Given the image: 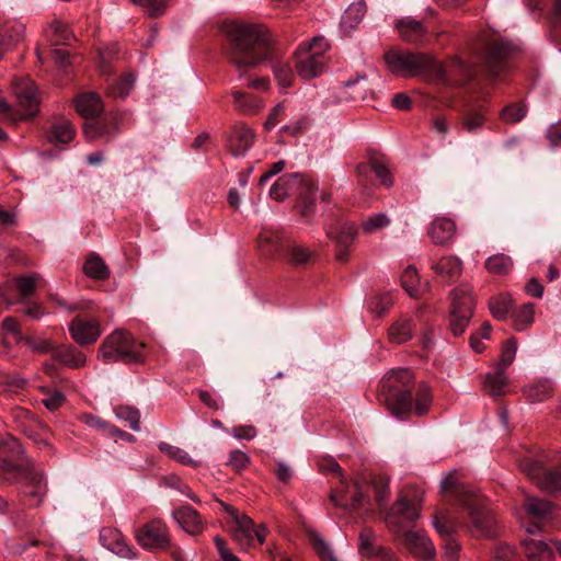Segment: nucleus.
Returning <instances> with one entry per match:
<instances>
[{
	"label": "nucleus",
	"instance_id": "nucleus-1",
	"mask_svg": "<svg viewBox=\"0 0 561 561\" xmlns=\"http://www.w3.org/2000/svg\"><path fill=\"white\" fill-rule=\"evenodd\" d=\"M413 371L398 368L389 371L380 381L378 399L396 416H423L428 413L433 394L428 385L420 382L412 388Z\"/></svg>",
	"mask_w": 561,
	"mask_h": 561
},
{
	"label": "nucleus",
	"instance_id": "nucleus-2",
	"mask_svg": "<svg viewBox=\"0 0 561 561\" xmlns=\"http://www.w3.org/2000/svg\"><path fill=\"white\" fill-rule=\"evenodd\" d=\"M224 31L228 37L227 58L239 78L272 58L271 35L263 25L230 23Z\"/></svg>",
	"mask_w": 561,
	"mask_h": 561
},
{
	"label": "nucleus",
	"instance_id": "nucleus-3",
	"mask_svg": "<svg viewBox=\"0 0 561 561\" xmlns=\"http://www.w3.org/2000/svg\"><path fill=\"white\" fill-rule=\"evenodd\" d=\"M98 358L104 364L124 363L140 365L146 362V344L123 329L110 333L98 350Z\"/></svg>",
	"mask_w": 561,
	"mask_h": 561
},
{
	"label": "nucleus",
	"instance_id": "nucleus-4",
	"mask_svg": "<svg viewBox=\"0 0 561 561\" xmlns=\"http://www.w3.org/2000/svg\"><path fill=\"white\" fill-rule=\"evenodd\" d=\"M383 59L389 70L398 76L412 77L420 73H432L439 79L445 76L444 66L427 54L392 48L385 53Z\"/></svg>",
	"mask_w": 561,
	"mask_h": 561
},
{
	"label": "nucleus",
	"instance_id": "nucleus-5",
	"mask_svg": "<svg viewBox=\"0 0 561 561\" xmlns=\"http://www.w3.org/2000/svg\"><path fill=\"white\" fill-rule=\"evenodd\" d=\"M514 46L499 38L483 41L476 47V64L485 75L495 79L507 71Z\"/></svg>",
	"mask_w": 561,
	"mask_h": 561
},
{
	"label": "nucleus",
	"instance_id": "nucleus-6",
	"mask_svg": "<svg viewBox=\"0 0 561 561\" xmlns=\"http://www.w3.org/2000/svg\"><path fill=\"white\" fill-rule=\"evenodd\" d=\"M519 468L543 492H561V461L551 463L545 457H525L519 460Z\"/></svg>",
	"mask_w": 561,
	"mask_h": 561
},
{
	"label": "nucleus",
	"instance_id": "nucleus-7",
	"mask_svg": "<svg viewBox=\"0 0 561 561\" xmlns=\"http://www.w3.org/2000/svg\"><path fill=\"white\" fill-rule=\"evenodd\" d=\"M328 49L329 44L323 37H314L309 44H300L296 53L298 76L304 80H311L322 75L327 67Z\"/></svg>",
	"mask_w": 561,
	"mask_h": 561
},
{
	"label": "nucleus",
	"instance_id": "nucleus-8",
	"mask_svg": "<svg viewBox=\"0 0 561 561\" xmlns=\"http://www.w3.org/2000/svg\"><path fill=\"white\" fill-rule=\"evenodd\" d=\"M450 305V331L455 336H460L470 323L473 316L476 299L469 285H459L451 294Z\"/></svg>",
	"mask_w": 561,
	"mask_h": 561
},
{
	"label": "nucleus",
	"instance_id": "nucleus-9",
	"mask_svg": "<svg viewBox=\"0 0 561 561\" xmlns=\"http://www.w3.org/2000/svg\"><path fill=\"white\" fill-rule=\"evenodd\" d=\"M137 543L147 551H164L171 548V536L167 523L161 518H153L135 531Z\"/></svg>",
	"mask_w": 561,
	"mask_h": 561
},
{
	"label": "nucleus",
	"instance_id": "nucleus-10",
	"mask_svg": "<svg viewBox=\"0 0 561 561\" xmlns=\"http://www.w3.org/2000/svg\"><path fill=\"white\" fill-rule=\"evenodd\" d=\"M27 461L15 437L10 434L0 436V478L11 480L15 474H22Z\"/></svg>",
	"mask_w": 561,
	"mask_h": 561
},
{
	"label": "nucleus",
	"instance_id": "nucleus-11",
	"mask_svg": "<svg viewBox=\"0 0 561 561\" xmlns=\"http://www.w3.org/2000/svg\"><path fill=\"white\" fill-rule=\"evenodd\" d=\"M10 481L21 484V493L27 499L31 507L39 506L47 494L44 474L35 469L32 461L26 462L22 474H15Z\"/></svg>",
	"mask_w": 561,
	"mask_h": 561
},
{
	"label": "nucleus",
	"instance_id": "nucleus-12",
	"mask_svg": "<svg viewBox=\"0 0 561 561\" xmlns=\"http://www.w3.org/2000/svg\"><path fill=\"white\" fill-rule=\"evenodd\" d=\"M13 92L21 111L20 118H30L39 111V98L35 83L27 77L13 81Z\"/></svg>",
	"mask_w": 561,
	"mask_h": 561
},
{
	"label": "nucleus",
	"instance_id": "nucleus-13",
	"mask_svg": "<svg viewBox=\"0 0 561 561\" xmlns=\"http://www.w3.org/2000/svg\"><path fill=\"white\" fill-rule=\"evenodd\" d=\"M421 503L417 499L410 500L400 496L391 506L386 516L389 527H402L405 523H413L420 517Z\"/></svg>",
	"mask_w": 561,
	"mask_h": 561
},
{
	"label": "nucleus",
	"instance_id": "nucleus-14",
	"mask_svg": "<svg viewBox=\"0 0 561 561\" xmlns=\"http://www.w3.org/2000/svg\"><path fill=\"white\" fill-rule=\"evenodd\" d=\"M71 339L80 346L94 344L102 334L99 320L75 317L68 327Z\"/></svg>",
	"mask_w": 561,
	"mask_h": 561
},
{
	"label": "nucleus",
	"instance_id": "nucleus-15",
	"mask_svg": "<svg viewBox=\"0 0 561 561\" xmlns=\"http://www.w3.org/2000/svg\"><path fill=\"white\" fill-rule=\"evenodd\" d=\"M310 179L294 173L280 176L271 187L270 196L276 202H283L290 194H298L300 190L310 191Z\"/></svg>",
	"mask_w": 561,
	"mask_h": 561
},
{
	"label": "nucleus",
	"instance_id": "nucleus-16",
	"mask_svg": "<svg viewBox=\"0 0 561 561\" xmlns=\"http://www.w3.org/2000/svg\"><path fill=\"white\" fill-rule=\"evenodd\" d=\"M327 237L333 240L336 244L335 257L339 262L345 263L348 261V248L353 243L357 228L352 222L339 224V227H328L325 229Z\"/></svg>",
	"mask_w": 561,
	"mask_h": 561
},
{
	"label": "nucleus",
	"instance_id": "nucleus-17",
	"mask_svg": "<svg viewBox=\"0 0 561 561\" xmlns=\"http://www.w3.org/2000/svg\"><path fill=\"white\" fill-rule=\"evenodd\" d=\"M100 542L105 549L121 558L135 559L137 557L136 550L126 542L123 534L116 528H102L100 530Z\"/></svg>",
	"mask_w": 561,
	"mask_h": 561
},
{
	"label": "nucleus",
	"instance_id": "nucleus-18",
	"mask_svg": "<svg viewBox=\"0 0 561 561\" xmlns=\"http://www.w3.org/2000/svg\"><path fill=\"white\" fill-rule=\"evenodd\" d=\"M253 130L244 125H234L227 136V148L234 157H241L252 147L254 142Z\"/></svg>",
	"mask_w": 561,
	"mask_h": 561
},
{
	"label": "nucleus",
	"instance_id": "nucleus-19",
	"mask_svg": "<svg viewBox=\"0 0 561 561\" xmlns=\"http://www.w3.org/2000/svg\"><path fill=\"white\" fill-rule=\"evenodd\" d=\"M119 133L118 117L113 115L102 119H92L83 125V134L88 140L105 138L111 140Z\"/></svg>",
	"mask_w": 561,
	"mask_h": 561
},
{
	"label": "nucleus",
	"instance_id": "nucleus-20",
	"mask_svg": "<svg viewBox=\"0 0 561 561\" xmlns=\"http://www.w3.org/2000/svg\"><path fill=\"white\" fill-rule=\"evenodd\" d=\"M172 517L188 535L197 536L204 531L205 523L202 516L190 505H182L173 510Z\"/></svg>",
	"mask_w": 561,
	"mask_h": 561
},
{
	"label": "nucleus",
	"instance_id": "nucleus-21",
	"mask_svg": "<svg viewBox=\"0 0 561 561\" xmlns=\"http://www.w3.org/2000/svg\"><path fill=\"white\" fill-rule=\"evenodd\" d=\"M407 549L419 559L430 560L435 556V548L431 539L422 533L407 531L403 535Z\"/></svg>",
	"mask_w": 561,
	"mask_h": 561
},
{
	"label": "nucleus",
	"instance_id": "nucleus-22",
	"mask_svg": "<svg viewBox=\"0 0 561 561\" xmlns=\"http://www.w3.org/2000/svg\"><path fill=\"white\" fill-rule=\"evenodd\" d=\"M456 231V222L451 218L437 216L430 225L428 236L435 244L446 245L454 240Z\"/></svg>",
	"mask_w": 561,
	"mask_h": 561
},
{
	"label": "nucleus",
	"instance_id": "nucleus-23",
	"mask_svg": "<svg viewBox=\"0 0 561 561\" xmlns=\"http://www.w3.org/2000/svg\"><path fill=\"white\" fill-rule=\"evenodd\" d=\"M257 245L264 255L276 257L284 252V237L279 231L262 228L257 237Z\"/></svg>",
	"mask_w": 561,
	"mask_h": 561
},
{
	"label": "nucleus",
	"instance_id": "nucleus-24",
	"mask_svg": "<svg viewBox=\"0 0 561 561\" xmlns=\"http://www.w3.org/2000/svg\"><path fill=\"white\" fill-rule=\"evenodd\" d=\"M371 171L375 173L376 178L380 180L382 185L390 187L393 184L392 175L386 163L378 158H371L369 163H360L356 167V173L362 185H365V179Z\"/></svg>",
	"mask_w": 561,
	"mask_h": 561
},
{
	"label": "nucleus",
	"instance_id": "nucleus-25",
	"mask_svg": "<svg viewBox=\"0 0 561 561\" xmlns=\"http://www.w3.org/2000/svg\"><path fill=\"white\" fill-rule=\"evenodd\" d=\"M53 359L72 369L82 368L87 364L84 353L71 344L56 346Z\"/></svg>",
	"mask_w": 561,
	"mask_h": 561
},
{
	"label": "nucleus",
	"instance_id": "nucleus-26",
	"mask_svg": "<svg viewBox=\"0 0 561 561\" xmlns=\"http://www.w3.org/2000/svg\"><path fill=\"white\" fill-rule=\"evenodd\" d=\"M400 37L410 44H419L423 41L426 28L421 21L407 16L396 23Z\"/></svg>",
	"mask_w": 561,
	"mask_h": 561
},
{
	"label": "nucleus",
	"instance_id": "nucleus-27",
	"mask_svg": "<svg viewBox=\"0 0 561 561\" xmlns=\"http://www.w3.org/2000/svg\"><path fill=\"white\" fill-rule=\"evenodd\" d=\"M254 523L245 514H240L232 520L231 534L232 538L241 546L249 547L253 541Z\"/></svg>",
	"mask_w": 561,
	"mask_h": 561
},
{
	"label": "nucleus",
	"instance_id": "nucleus-28",
	"mask_svg": "<svg viewBox=\"0 0 561 561\" xmlns=\"http://www.w3.org/2000/svg\"><path fill=\"white\" fill-rule=\"evenodd\" d=\"M469 514L473 529L478 535L491 536L494 533V517L489 511L471 505L469 506Z\"/></svg>",
	"mask_w": 561,
	"mask_h": 561
},
{
	"label": "nucleus",
	"instance_id": "nucleus-29",
	"mask_svg": "<svg viewBox=\"0 0 561 561\" xmlns=\"http://www.w3.org/2000/svg\"><path fill=\"white\" fill-rule=\"evenodd\" d=\"M77 112L85 118H94L103 111V103L99 94L89 92L76 99Z\"/></svg>",
	"mask_w": 561,
	"mask_h": 561
},
{
	"label": "nucleus",
	"instance_id": "nucleus-30",
	"mask_svg": "<svg viewBox=\"0 0 561 561\" xmlns=\"http://www.w3.org/2000/svg\"><path fill=\"white\" fill-rule=\"evenodd\" d=\"M522 546L528 561H553L552 549L542 540L525 539Z\"/></svg>",
	"mask_w": 561,
	"mask_h": 561
},
{
	"label": "nucleus",
	"instance_id": "nucleus-31",
	"mask_svg": "<svg viewBox=\"0 0 561 561\" xmlns=\"http://www.w3.org/2000/svg\"><path fill=\"white\" fill-rule=\"evenodd\" d=\"M330 500L337 506L347 510H357L369 504V499L360 490L359 483L355 482V492L351 496L350 502L344 501V492L336 491L330 494Z\"/></svg>",
	"mask_w": 561,
	"mask_h": 561
},
{
	"label": "nucleus",
	"instance_id": "nucleus-32",
	"mask_svg": "<svg viewBox=\"0 0 561 561\" xmlns=\"http://www.w3.org/2000/svg\"><path fill=\"white\" fill-rule=\"evenodd\" d=\"M234 106L243 114L253 115L263 108V103L256 96L241 91H232Z\"/></svg>",
	"mask_w": 561,
	"mask_h": 561
},
{
	"label": "nucleus",
	"instance_id": "nucleus-33",
	"mask_svg": "<svg viewBox=\"0 0 561 561\" xmlns=\"http://www.w3.org/2000/svg\"><path fill=\"white\" fill-rule=\"evenodd\" d=\"M83 273L95 280H103L110 276V270L104 260L95 253H91L85 260Z\"/></svg>",
	"mask_w": 561,
	"mask_h": 561
},
{
	"label": "nucleus",
	"instance_id": "nucleus-34",
	"mask_svg": "<svg viewBox=\"0 0 561 561\" xmlns=\"http://www.w3.org/2000/svg\"><path fill=\"white\" fill-rule=\"evenodd\" d=\"M75 135L76 129L68 119L61 118L51 125L48 140L50 142L69 144L73 140Z\"/></svg>",
	"mask_w": 561,
	"mask_h": 561
},
{
	"label": "nucleus",
	"instance_id": "nucleus-35",
	"mask_svg": "<svg viewBox=\"0 0 561 561\" xmlns=\"http://www.w3.org/2000/svg\"><path fill=\"white\" fill-rule=\"evenodd\" d=\"M310 186L308 193L305 190H300L297 194L299 198L297 207L306 220H310L316 214L317 186L311 180Z\"/></svg>",
	"mask_w": 561,
	"mask_h": 561
},
{
	"label": "nucleus",
	"instance_id": "nucleus-36",
	"mask_svg": "<svg viewBox=\"0 0 561 561\" xmlns=\"http://www.w3.org/2000/svg\"><path fill=\"white\" fill-rule=\"evenodd\" d=\"M432 268L438 275L454 279L461 274L462 263L457 256L448 255L442 257L439 261L433 264Z\"/></svg>",
	"mask_w": 561,
	"mask_h": 561
},
{
	"label": "nucleus",
	"instance_id": "nucleus-37",
	"mask_svg": "<svg viewBox=\"0 0 561 561\" xmlns=\"http://www.w3.org/2000/svg\"><path fill=\"white\" fill-rule=\"evenodd\" d=\"M414 324L410 319H400L394 322L388 332L389 340L396 344L410 341L413 336Z\"/></svg>",
	"mask_w": 561,
	"mask_h": 561
},
{
	"label": "nucleus",
	"instance_id": "nucleus-38",
	"mask_svg": "<svg viewBox=\"0 0 561 561\" xmlns=\"http://www.w3.org/2000/svg\"><path fill=\"white\" fill-rule=\"evenodd\" d=\"M24 35V26L22 24H13L4 27L0 32V58L3 54L14 47Z\"/></svg>",
	"mask_w": 561,
	"mask_h": 561
},
{
	"label": "nucleus",
	"instance_id": "nucleus-39",
	"mask_svg": "<svg viewBox=\"0 0 561 561\" xmlns=\"http://www.w3.org/2000/svg\"><path fill=\"white\" fill-rule=\"evenodd\" d=\"M553 391V382L546 379L526 387L524 394L529 402L535 403L550 398Z\"/></svg>",
	"mask_w": 561,
	"mask_h": 561
},
{
	"label": "nucleus",
	"instance_id": "nucleus-40",
	"mask_svg": "<svg viewBox=\"0 0 561 561\" xmlns=\"http://www.w3.org/2000/svg\"><path fill=\"white\" fill-rule=\"evenodd\" d=\"M504 368L496 367L493 373L485 377V390L491 397H500L505 393L507 378Z\"/></svg>",
	"mask_w": 561,
	"mask_h": 561
},
{
	"label": "nucleus",
	"instance_id": "nucleus-41",
	"mask_svg": "<svg viewBox=\"0 0 561 561\" xmlns=\"http://www.w3.org/2000/svg\"><path fill=\"white\" fill-rule=\"evenodd\" d=\"M366 9L367 8L364 0L351 3L348 8L344 11V14L342 15V26L345 28L356 27L364 18Z\"/></svg>",
	"mask_w": 561,
	"mask_h": 561
},
{
	"label": "nucleus",
	"instance_id": "nucleus-42",
	"mask_svg": "<svg viewBox=\"0 0 561 561\" xmlns=\"http://www.w3.org/2000/svg\"><path fill=\"white\" fill-rule=\"evenodd\" d=\"M158 448L161 453L165 454L169 458L172 460H175L176 462L183 465V466H190L193 468H197L199 466V461L194 460L187 451L184 449L170 445L168 443H160L158 445Z\"/></svg>",
	"mask_w": 561,
	"mask_h": 561
},
{
	"label": "nucleus",
	"instance_id": "nucleus-43",
	"mask_svg": "<svg viewBox=\"0 0 561 561\" xmlns=\"http://www.w3.org/2000/svg\"><path fill=\"white\" fill-rule=\"evenodd\" d=\"M54 45H69L75 38L70 27L59 20H54L47 28Z\"/></svg>",
	"mask_w": 561,
	"mask_h": 561
},
{
	"label": "nucleus",
	"instance_id": "nucleus-44",
	"mask_svg": "<svg viewBox=\"0 0 561 561\" xmlns=\"http://www.w3.org/2000/svg\"><path fill=\"white\" fill-rule=\"evenodd\" d=\"M3 343L14 345L23 342L25 336L22 334L18 320L13 317H7L2 321Z\"/></svg>",
	"mask_w": 561,
	"mask_h": 561
},
{
	"label": "nucleus",
	"instance_id": "nucleus-45",
	"mask_svg": "<svg viewBox=\"0 0 561 561\" xmlns=\"http://www.w3.org/2000/svg\"><path fill=\"white\" fill-rule=\"evenodd\" d=\"M524 507L529 516L537 519H542L552 512V504L549 501L535 496L527 497Z\"/></svg>",
	"mask_w": 561,
	"mask_h": 561
},
{
	"label": "nucleus",
	"instance_id": "nucleus-46",
	"mask_svg": "<svg viewBox=\"0 0 561 561\" xmlns=\"http://www.w3.org/2000/svg\"><path fill=\"white\" fill-rule=\"evenodd\" d=\"M38 280L39 275L36 273L20 276L15 279V287L19 294V301H24L26 298L35 294Z\"/></svg>",
	"mask_w": 561,
	"mask_h": 561
},
{
	"label": "nucleus",
	"instance_id": "nucleus-47",
	"mask_svg": "<svg viewBox=\"0 0 561 561\" xmlns=\"http://www.w3.org/2000/svg\"><path fill=\"white\" fill-rule=\"evenodd\" d=\"M285 253L287 261L295 266L306 265L312 257L309 249L297 243L287 244Z\"/></svg>",
	"mask_w": 561,
	"mask_h": 561
},
{
	"label": "nucleus",
	"instance_id": "nucleus-48",
	"mask_svg": "<svg viewBox=\"0 0 561 561\" xmlns=\"http://www.w3.org/2000/svg\"><path fill=\"white\" fill-rule=\"evenodd\" d=\"M527 105L523 102L506 105L500 112V118L505 124H516L520 122L527 114Z\"/></svg>",
	"mask_w": 561,
	"mask_h": 561
},
{
	"label": "nucleus",
	"instance_id": "nucleus-49",
	"mask_svg": "<svg viewBox=\"0 0 561 561\" xmlns=\"http://www.w3.org/2000/svg\"><path fill=\"white\" fill-rule=\"evenodd\" d=\"M401 285L409 296L414 298L420 297L422 290L420 288L417 272L414 266L410 265L404 270L401 276Z\"/></svg>",
	"mask_w": 561,
	"mask_h": 561
},
{
	"label": "nucleus",
	"instance_id": "nucleus-50",
	"mask_svg": "<svg viewBox=\"0 0 561 561\" xmlns=\"http://www.w3.org/2000/svg\"><path fill=\"white\" fill-rule=\"evenodd\" d=\"M534 305L525 304L512 313L515 330L523 331L534 322Z\"/></svg>",
	"mask_w": 561,
	"mask_h": 561
},
{
	"label": "nucleus",
	"instance_id": "nucleus-51",
	"mask_svg": "<svg viewBox=\"0 0 561 561\" xmlns=\"http://www.w3.org/2000/svg\"><path fill=\"white\" fill-rule=\"evenodd\" d=\"M513 266V261L508 255L503 253L490 256L485 262V267L490 273L503 275Z\"/></svg>",
	"mask_w": 561,
	"mask_h": 561
},
{
	"label": "nucleus",
	"instance_id": "nucleus-52",
	"mask_svg": "<svg viewBox=\"0 0 561 561\" xmlns=\"http://www.w3.org/2000/svg\"><path fill=\"white\" fill-rule=\"evenodd\" d=\"M309 537L311 546L316 550L317 554L320 557L321 561H337L330 546L320 536L319 533L312 530L309 533Z\"/></svg>",
	"mask_w": 561,
	"mask_h": 561
},
{
	"label": "nucleus",
	"instance_id": "nucleus-53",
	"mask_svg": "<svg viewBox=\"0 0 561 561\" xmlns=\"http://www.w3.org/2000/svg\"><path fill=\"white\" fill-rule=\"evenodd\" d=\"M309 537L311 546L316 550L317 554L320 557L321 561H337L330 546L320 536L319 533L312 530L309 533Z\"/></svg>",
	"mask_w": 561,
	"mask_h": 561
},
{
	"label": "nucleus",
	"instance_id": "nucleus-54",
	"mask_svg": "<svg viewBox=\"0 0 561 561\" xmlns=\"http://www.w3.org/2000/svg\"><path fill=\"white\" fill-rule=\"evenodd\" d=\"M371 486L379 507L383 506L390 496L389 478L386 476H375L371 479Z\"/></svg>",
	"mask_w": 561,
	"mask_h": 561
},
{
	"label": "nucleus",
	"instance_id": "nucleus-55",
	"mask_svg": "<svg viewBox=\"0 0 561 561\" xmlns=\"http://www.w3.org/2000/svg\"><path fill=\"white\" fill-rule=\"evenodd\" d=\"M489 308L495 319L504 320L512 310V300L506 296L494 297L490 300Z\"/></svg>",
	"mask_w": 561,
	"mask_h": 561
},
{
	"label": "nucleus",
	"instance_id": "nucleus-56",
	"mask_svg": "<svg viewBox=\"0 0 561 561\" xmlns=\"http://www.w3.org/2000/svg\"><path fill=\"white\" fill-rule=\"evenodd\" d=\"M135 83V77L131 73H128L116 80L108 87V94L114 98H126L131 91Z\"/></svg>",
	"mask_w": 561,
	"mask_h": 561
},
{
	"label": "nucleus",
	"instance_id": "nucleus-57",
	"mask_svg": "<svg viewBox=\"0 0 561 561\" xmlns=\"http://www.w3.org/2000/svg\"><path fill=\"white\" fill-rule=\"evenodd\" d=\"M114 412L118 419L128 422L133 431L138 432L140 430V414L137 409L129 405H117Z\"/></svg>",
	"mask_w": 561,
	"mask_h": 561
},
{
	"label": "nucleus",
	"instance_id": "nucleus-58",
	"mask_svg": "<svg viewBox=\"0 0 561 561\" xmlns=\"http://www.w3.org/2000/svg\"><path fill=\"white\" fill-rule=\"evenodd\" d=\"M140 7L149 16H160L165 12L167 0H131Z\"/></svg>",
	"mask_w": 561,
	"mask_h": 561
},
{
	"label": "nucleus",
	"instance_id": "nucleus-59",
	"mask_svg": "<svg viewBox=\"0 0 561 561\" xmlns=\"http://www.w3.org/2000/svg\"><path fill=\"white\" fill-rule=\"evenodd\" d=\"M389 225L390 219L388 218V216L386 214L380 213L365 219L362 224V228L365 233L370 234L376 232L377 230L386 228Z\"/></svg>",
	"mask_w": 561,
	"mask_h": 561
},
{
	"label": "nucleus",
	"instance_id": "nucleus-60",
	"mask_svg": "<svg viewBox=\"0 0 561 561\" xmlns=\"http://www.w3.org/2000/svg\"><path fill=\"white\" fill-rule=\"evenodd\" d=\"M433 526L444 540L451 538L450 535L454 531V524L450 522L447 513L438 512L433 518Z\"/></svg>",
	"mask_w": 561,
	"mask_h": 561
},
{
	"label": "nucleus",
	"instance_id": "nucleus-61",
	"mask_svg": "<svg viewBox=\"0 0 561 561\" xmlns=\"http://www.w3.org/2000/svg\"><path fill=\"white\" fill-rule=\"evenodd\" d=\"M517 351V341L511 337L502 346L500 362L497 367L506 369L514 360Z\"/></svg>",
	"mask_w": 561,
	"mask_h": 561
},
{
	"label": "nucleus",
	"instance_id": "nucleus-62",
	"mask_svg": "<svg viewBox=\"0 0 561 561\" xmlns=\"http://www.w3.org/2000/svg\"><path fill=\"white\" fill-rule=\"evenodd\" d=\"M484 114L481 111H469L462 118V126L468 133H476L484 124Z\"/></svg>",
	"mask_w": 561,
	"mask_h": 561
},
{
	"label": "nucleus",
	"instance_id": "nucleus-63",
	"mask_svg": "<svg viewBox=\"0 0 561 561\" xmlns=\"http://www.w3.org/2000/svg\"><path fill=\"white\" fill-rule=\"evenodd\" d=\"M23 342L33 351L39 354L50 353L56 348L50 340L25 336Z\"/></svg>",
	"mask_w": 561,
	"mask_h": 561
},
{
	"label": "nucleus",
	"instance_id": "nucleus-64",
	"mask_svg": "<svg viewBox=\"0 0 561 561\" xmlns=\"http://www.w3.org/2000/svg\"><path fill=\"white\" fill-rule=\"evenodd\" d=\"M273 72L282 88L290 87L294 75L288 65L284 62H276L273 65Z\"/></svg>",
	"mask_w": 561,
	"mask_h": 561
}]
</instances>
